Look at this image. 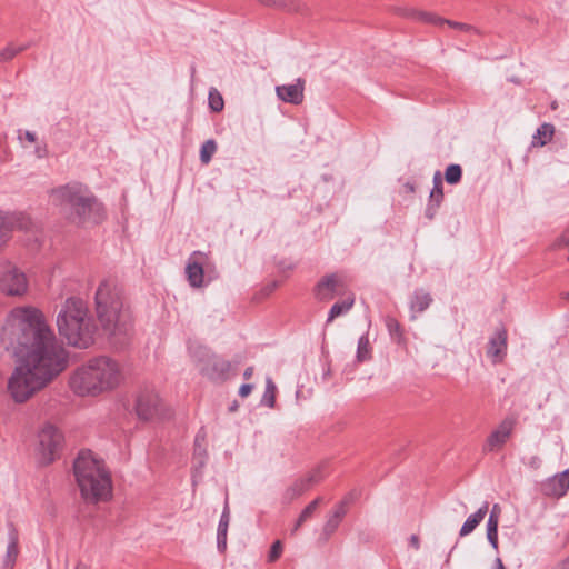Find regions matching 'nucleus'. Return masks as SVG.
Returning a JSON list of instances; mask_svg holds the SVG:
<instances>
[{
  "mask_svg": "<svg viewBox=\"0 0 569 569\" xmlns=\"http://www.w3.org/2000/svg\"><path fill=\"white\" fill-rule=\"evenodd\" d=\"M189 353L203 377L214 382H222L228 379L231 370V363L228 360L200 345L189 346Z\"/></svg>",
  "mask_w": 569,
  "mask_h": 569,
  "instance_id": "nucleus-7",
  "label": "nucleus"
},
{
  "mask_svg": "<svg viewBox=\"0 0 569 569\" xmlns=\"http://www.w3.org/2000/svg\"><path fill=\"white\" fill-rule=\"evenodd\" d=\"M561 298H562L563 300L569 301V291L563 292V293L561 295Z\"/></svg>",
  "mask_w": 569,
  "mask_h": 569,
  "instance_id": "nucleus-52",
  "label": "nucleus"
},
{
  "mask_svg": "<svg viewBox=\"0 0 569 569\" xmlns=\"http://www.w3.org/2000/svg\"><path fill=\"white\" fill-rule=\"evenodd\" d=\"M322 501V498L321 497H318L316 498L315 500H312L302 511L301 513L299 515L296 523H295V527L292 529V531H297L299 529V527L306 522L308 519H310L313 513L316 512L318 506L321 503Z\"/></svg>",
  "mask_w": 569,
  "mask_h": 569,
  "instance_id": "nucleus-26",
  "label": "nucleus"
},
{
  "mask_svg": "<svg viewBox=\"0 0 569 569\" xmlns=\"http://www.w3.org/2000/svg\"><path fill=\"white\" fill-rule=\"evenodd\" d=\"M39 455L43 463H51L59 456L62 448L63 436L58 428L47 423L38 433Z\"/></svg>",
  "mask_w": 569,
  "mask_h": 569,
  "instance_id": "nucleus-8",
  "label": "nucleus"
},
{
  "mask_svg": "<svg viewBox=\"0 0 569 569\" xmlns=\"http://www.w3.org/2000/svg\"><path fill=\"white\" fill-rule=\"evenodd\" d=\"M507 330L505 328H500V362H502L503 358L507 355Z\"/></svg>",
  "mask_w": 569,
  "mask_h": 569,
  "instance_id": "nucleus-40",
  "label": "nucleus"
},
{
  "mask_svg": "<svg viewBox=\"0 0 569 569\" xmlns=\"http://www.w3.org/2000/svg\"><path fill=\"white\" fill-rule=\"evenodd\" d=\"M310 489L305 477L296 479L282 493V503L289 505Z\"/></svg>",
  "mask_w": 569,
  "mask_h": 569,
  "instance_id": "nucleus-17",
  "label": "nucleus"
},
{
  "mask_svg": "<svg viewBox=\"0 0 569 569\" xmlns=\"http://www.w3.org/2000/svg\"><path fill=\"white\" fill-rule=\"evenodd\" d=\"M136 411L139 419L144 421L162 417L161 400L158 393L151 389L142 390L137 398Z\"/></svg>",
  "mask_w": 569,
  "mask_h": 569,
  "instance_id": "nucleus-10",
  "label": "nucleus"
},
{
  "mask_svg": "<svg viewBox=\"0 0 569 569\" xmlns=\"http://www.w3.org/2000/svg\"><path fill=\"white\" fill-rule=\"evenodd\" d=\"M73 473L81 497L88 502H98L111 497L112 481L102 460L91 450H81L74 462Z\"/></svg>",
  "mask_w": 569,
  "mask_h": 569,
  "instance_id": "nucleus-6",
  "label": "nucleus"
},
{
  "mask_svg": "<svg viewBox=\"0 0 569 569\" xmlns=\"http://www.w3.org/2000/svg\"><path fill=\"white\" fill-rule=\"evenodd\" d=\"M539 463H540V459H539V457H532V458H531V462H530V465H531L532 467H538V466H539Z\"/></svg>",
  "mask_w": 569,
  "mask_h": 569,
  "instance_id": "nucleus-51",
  "label": "nucleus"
},
{
  "mask_svg": "<svg viewBox=\"0 0 569 569\" xmlns=\"http://www.w3.org/2000/svg\"><path fill=\"white\" fill-rule=\"evenodd\" d=\"M569 491V468L552 477L547 478L540 483V492L553 499H560Z\"/></svg>",
  "mask_w": 569,
  "mask_h": 569,
  "instance_id": "nucleus-11",
  "label": "nucleus"
},
{
  "mask_svg": "<svg viewBox=\"0 0 569 569\" xmlns=\"http://www.w3.org/2000/svg\"><path fill=\"white\" fill-rule=\"evenodd\" d=\"M443 201V186H433L430 194L429 200L426 207L425 216L429 220H432L437 213L438 208Z\"/></svg>",
  "mask_w": 569,
  "mask_h": 569,
  "instance_id": "nucleus-18",
  "label": "nucleus"
},
{
  "mask_svg": "<svg viewBox=\"0 0 569 569\" xmlns=\"http://www.w3.org/2000/svg\"><path fill=\"white\" fill-rule=\"evenodd\" d=\"M500 569H506V567L502 565L501 561H500Z\"/></svg>",
  "mask_w": 569,
  "mask_h": 569,
  "instance_id": "nucleus-58",
  "label": "nucleus"
},
{
  "mask_svg": "<svg viewBox=\"0 0 569 569\" xmlns=\"http://www.w3.org/2000/svg\"><path fill=\"white\" fill-rule=\"evenodd\" d=\"M491 569H498V557L492 562Z\"/></svg>",
  "mask_w": 569,
  "mask_h": 569,
  "instance_id": "nucleus-53",
  "label": "nucleus"
},
{
  "mask_svg": "<svg viewBox=\"0 0 569 569\" xmlns=\"http://www.w3.org/2000/svg\"><path fill=\"white\" fill-rule=\"evenodd\" d=\"M355 303L353 295H349L346 299L336 302L329 310L327 322H331L339 316L347 313Z\"/></svg>",
  "mask_w": 569,
  "mask_h": 569,
  "instance_id": "nucleus-23",
  "label": "nucleus"
},
{
  "mask_svg": "<svg viewBox=\"0 0 569 569\" xmlns=\"http://www.w3.org/2000/svg\"><path fill=\"white\" fill-rule=\"evenodd\" d=\"M38 157H41L42 150L37 149Z\"/></svg>",
  "mask_w": 569,
  "mask_h": 569,
  "instance_id": "nucleus-57",
  "label": "nucleus"
},
{
  "mask_svg": "<svg viewBox=\"0 0 569 569\" xmlns=\"http://www.w3.org/2000/svg\"><path fill=\"white\" fill-rule=\"evenodd\" d=\"M370 358V342L367 335H362L358 340L357 359L362 362Z\"/></svg>",
  "mask_w": 569,
  "mask_h": 569,
  "instance_id": "nucleus-30",
  "label": "nucleus"
},
{
  "mask_svg": "<svg viewBox=\"0 0 569 569\" xmlns=\"http://www.w3.org/2000/svg\"><path fill=\"white\" fill-rule=\"evenodd\" d=\"M38 157H41L42 150L37 149Z\"/></svg>",
  "mask_w": 569,
  "mask_h": 569,
  "instance_id": "nucleus-56",
  "label": "nucleus"
},
{
  "mask_svg": "<svg viewBox=\"0 0 569 569\" xmlns=\"http://www.w3.org/2000/svg\"><path fill=\"white\" fill-rule=\"evenodd\" d=\"M97 318L108 336L127 335L132 326L131 313L123 306L122 291L112 280H103L94 295Z\"/></svg>",
  "mask_w": 569,
  "mask_h": 569,
  "instance_id": "nucleus-5",
  "label": "nucleus"
},
{
  "mask_svg": "<svg viewBox=\"0 0 569 569\" xmlns=\"http://www.w3.org/2000/svg\"><path fill=\"white\" fill-rule=\"evenodd\" d=\"M326 475H327V472H326V463H321L318 467H316L315 469H312L305 477V479L308 481V485L311 488L313 485L322 481L325 479Z\"/></svg>",
  "mask_w": 569,
  "mask_h": 569,
  "instance_id": "nucleus-33",
  "label": "nucleus"
},
{
  "mask_svg": "<svg viewBox=\"0 0 569 569\" xmlns=\"http://www.w3.org/2000/svg\"><path fill=\"white\" fill-rule=\"evenodd\" d=\"M462 178V169L459 164H449L445 171V179L449 184H457Z\"/></svg>",
  "mask_w": 569,
  "mask_h": 569,
  "instance_id": "nucleus-32",
  "label": "nucleus"
},
{
  "mask_svg": "<svg viewBox=\"0 0 569 569\" xmlns=\"http://www.w3.org/2000/svg\"><path fill=\"white\" fill-rule=\"evenodd\" d=\"M487 513V506L479 508L475 513L470 515L460 529V536L471 533L477 526L483 520Z\"/></svg>",
  "mask_w": 569,
  "mask_h": 569,
  "instance_id": "nucleus-22",
  "label": "nucleus"
},
{
  "mask_svg": "<svg viewBox=\"0 0 569 569\" xmlns=\"http://www.w3.org/2000/svg\"><path fill=\"white\" fill-rule=\"evenodd\" d=\"M568 261H569V254H568Z\"/></svg>",
  "mask_w": 569,
  "mask_h": 569,
  "instance_id": "nucleus-61",
  "label": "nucleus"
},
{
  "mask_svg": "<svg viewBox=\"0 0 569 569\" xmlns=\"http://www.w3.org/2000/svg\"><path fill=\"white\" fill-rule=\"evenodd\" d=\"M432 183H433V186H442V178H441V173L439 171H437L435 173Z\"/></svg>",
  "mask_w": 569,
  "mask_h": 569,
  "instance_id": "nucleus-48",
  "label": "nucleus"
},
{
  "mask_svg": "<svg viewBox=\"0 0 569 569\" xmlns=\"http://www.w3.org/2000/svg\"><path fill=\"white\" fill-rule=\"evenodd\" d=\"M305 83L306 81L302 78H298L296 83L277 86V97L286 103L298 106L302 103L305 98Z\"/></svg>",
  "mask_w": 569,
  "mask_h": 569,
  "instance_id": "nucleus-15",
  "label": "nucleus"
},
{
  "mask_svg": "<svg viewBox=\"0 0 569 569\" xmlns=\"http://www.w3.org/2000/svg\"><path fill=\"white\" fill-rule=\"evenodd\" d=\"M410 545H411L416 550H418V549L420 548V541H419L418 536L412 535V536L410 537Z\"/></svg>",
  "mask_w": 569,
  "mask_h": 569,
  "instance_id": "nucleus-47",
  "label": "nucleus"
},
{
  "mask_svg": "<svg viewBox=\"0 0 569 569\" xmlns=\"http://www.w3.org/2000/svg\"><path fill=\"white\" fill-rule=\"evenodd\" d=\"M253 389V385L252 383H243L240 388H239V396L244 398V397H248L251 391Z\"/></svg>",
  "mask_w": 569,
  "mask_h": 569,
  "instance_id": "nucleus-45",
  "label": "nucleus"
},
{
  "mask_svg": "<svg viewBox=\"0 0 569 569\" xmlns=\"http://www.w3.org/2000/svg\"><path fill=\"white\" fill-rule=\"evenodd\" d=\"M207 256L201 251H194L189 257L186 266V274L189 284L193 288H200L204 283L203 261Z\"/></svg>",
  "mask_w": 569,
  "mask_h": 569,
  "instance_id": "nucleus-14",
  "label": "nucleus"
},
{
  "mask_svg": "<svg viewBox=\"0 0 569 569\" xmlns=\"http://www.w3.org/2000/svg\"><path fill=\"white\" fill-rule=\"evenodd\" d=\"M487 446L489 450H493L498 446V429L491 431Z\"/></svg>",
  "mask_w": 569,
  "mask_h": 569,
  "instance_id": "nucleus-44",
  "label": "nucleus"
},
{
  "mask_svg": "<svg viewBox=\"0 0 569 569\" xmlns=\"http://www.w3.org/2000/svg\"><path fill=\"white\" fill-rule=\"evenodd\" d=\"M206 438L207 433L204 428H200L194 437V448H193V461L197 467L202 468L208 458L207 449H206Z\"/></svg>",
  "mask_w": 569,
  "mask_h": 569,
  "instance_id": "nucleus-16",
  "label": "nucleus"
},
{
  "mask_svg": "<svg viewBox=\"0 0 569 569\" xmlns=\"http://www.w3.org/2000/svg\"><path fill=\"white\" fill-rule=\"evenodd\" d=\"M345 289L342 279L336 273L327 274L315 287V297L319 301H329Z\"/></svg>",
  "mask_w": 569,
  "mask_h": 569,
  "instance_id": "nucleus-12",
  "label": "nucleus"
},
{
  "mask_svg": "<svg viewBox=\"0 0 569 569\" xmlns=\"http://www.w3.org/2000/svg\"><path fill=\"white\" fill-rule=\"evenodd\" d=\"M217 150V143L214 140L209 139L202 146L200 150V160L202 163L207 164L210 162L213 153Z\"/></svg>",
  "mask_w": 569,
  "mask_h": 569,
  "instance_id": "nucleus-34",
  "label": "nucleus"
},
{
  "mask_svg": "<svg viewBox=\"0 0 569 569\" xmlns=\"http://www.w3.org/2000/svg\"><path fill=\"white\" fill-rule=\"evenodd\" d=\"M123 378L122 368L118 361L100 356L77 369L70 379V386L79 396H97L117 388Z\"/></svg>",
  "mask_w": 569,
  "mask_h": 569,
  "instance_id": "nucleus-3",
  "label": "nucleus"
},
{
  "mask_svg": "<svg viewBox=\"0 0 569 569\" xmlns=\"http://www.w3.org/2000/svg\"><path fill=\"white\" fill-rule=\"evenodd\" d=\"M357 499V493L351 491L347 493L338 506H343V510L348 511V507Z\"/></svg>",
  "mask_w": 569,
  "mask_h": 569,
  "instance_id": "nucleus-41",
  "label": "nucleus"
},
{
  "mask_svg": "<svg viewBox=\"0 0 569 569\" xmlns=\"http://www.w3.org/2000/svg\"><path fill=\"white\" fill-rule=\"evenodd\" d=\"M252 375H253V367H248V368H246V370L243 372V378L248 380L251 378Z\"/></svg>",
  "mask_w": 569,
  "mask_h": 569,
  "instance_id": "nucleus-50",
  "label": "nucleus"
},
{
  "mask_svg": "<svg viewBox=\"0 0 569 569\" xmlns=\"http://www.w3.org/2000/svg\"><path fill=\"white\" fill-rule=\"evenodd\" d=\"M347 511L343 510V506H336L333 511L329 515L325 526L323 535L327 537L331 536L339 527L341 520L346 516Z\"/></svg>",
  "mask_w": 569,
  "mask_h": 569,
  "instance_id": "nucleus-21",
  "label": "nucleus"
},
{
  "mask_svg": "<svg viewBox=\"0 0 569 569\" xmlns=\"http://www.w3.org/2000/svg\"><path fill=\"white\" fill-rule=\"evenodd\" d=\"M282 550H283V547H282L281 541L280 540L274 541L270 548V551L268 555V561L274 562L276 560H278L282 553Z\"/></svg>",
  "mask_w": 569,
  "mask_h": 569,
  "instance_id": "nucleus-38",
  "label": "nucleus"
},
{
  "mask_svg": "<svg viewBox=\"0 0 569 569\" xmlns=\"http://www.w3.org/2000/svg\"><path fill=\"white\" fill-rule=\"evenodd\" d=\"M402 14L405 17L411 18L413 20H417V21H420L423 23H429V24H435V26L447 24L451 28L459 29L465 32H469L473 29V27L470 24L448 20V19L441 18L431 12L418 11L415 9H406V10H403Z\"/></svg>",
  "mask_w": 569,
  "mask_h": 569,
  "instance_id": "nucleus-13",
  "label": "nucleus"
},
{
  "mask_svg": "<svg viewBox=\"0 0 569 569\" xmlns=\"http://www.w3.org/2000/svg\"><path fill=\"white\" fill-rule=\"evenodd\" d=\"M237 407H238V405L234 402L229 409H230V411H234V410H237Z\"/></svg>",
  "mask_w": 569,
  "mask_h": 569,
  "instance_id": "nucleus-55",
  "label": "nucleus"
},
{
  "mask_svg": "<svg viewBox=\"0 0 569 569\" xmlns=\"http://www.w3.org/2000/svg\"><path fill=\"white\" fill-rule=\"evenodd\" d=\"M386 327L391 336H401L400 323L392 317L386 318Z\"/></svg>",
  "mask_w": 569,
  "mask_h": 569,
  "instance_id": "nucleus-39",
  "label": "nucleus"
},
{
  "mask_svg": "<svg viewBox=\"0 0 569 569\" xmlns=\"http://www.w3.org/2000/svg\"><path fill=\"white\" fill-rule=\"evenodd\" d=\"M487 538L493 549H498V503L492 506L487 522Z\"/></svg>",
  "mask_w": 569,
  "mask_h": 569,
  "instance_id": "nucleus-20",
  "label": "nucleus"
},
{
  "mask_svg": "<svg viewBox=\"0 0 569 569\" xmlns=\"http://www.w3.org/2000/svg\"><path fill=\"white\" fill-rule=\"evenodd\" d=\"M4 336L18 358L8 390L16 402L22 403L67 368L68 355L43 312L32 306L10 311Z\"/></svg>",
  "mask_w": 569,
  "mask_h": 569,
  "instance_id": "nucleus-1",
  "label": "nucleus"
},
{
  "mask_svg": "<svg viewBox=\"0 0 569 569\" xmlns=\"http://www.w3.org/2000/svg\"><path fill=\"white\" fill-rule=\"evenodd\" d=\"M228 528L227 525H219L217 529V548L219 552L223 553L227 549V536H228Z\"/></svg>",
  "mask_w": 569,
  "mask_h": 569,
  "instance_id": "nucleus-36",
  "label": "nucleus"
},
{
  "mask_svg": "<svg viewBox=\"0 0 569 569\" xmlns=\"http://www.w3.org/2000/svg\"><path fill=\"white\" fill-rule=\"evenodd\" d=\"M516 423L517 419L515 417H507L500 422V446L507 441Z\"/></svg>",
  "mask_w": 569,
  "mask_h": 569,
  "instance_id": "nucleus-31",
  "label": "nucleus"
},
{
  "mask_svg": "<svg viewBox=\"0 0 569 569\" xmlns=\"http://www.w3.org/2000/svg\"><path fill=\"white\" fill-rule=\"evenodd\" d=\"M566 246H569V238L566 234H561L552 243V249H560Z\"/></svg>",
  "mask_w": 569,
  "mask_h": 569,
  "instance_id": "nucleus-43",
  "label": "nucleus"
},
{
  "mask_svg": "<svg viewBox=\"0 0 569 569\" xmlns=\"http://www.w3.org/2000/svg\"><path fill=\"white\" fill-rule=\"evenodd\" d=\"M208 100L210 109L214 112H220L224 107L222 96L214 88L210 89Z\"/></svg>",
  "mask_w": 569,
  "mask_h": 569,
  "instance_id": "nucleus-35",
  "label": "nucleus"
},
{
  "mask_svg": "<svg viewBox=\"0 0 569 569\" xmlns=\"http://www.w3.org/2000/svg\"><path fill=\"white\" fill-rule=\"evenodd\" d=\"M552 569H569V556L559 561Z\"/></svg>",
  "mask_w": 569,
  "mask_h": 569,
  "instance_id": "nucleus-46",
  "label": "nucleus"
},
{
  "mask_svg": "<svg viewBox=\"0 0 569 569\" xmlns=\"http://www.w3.org/2000/svg\"><path fill=\"white\" fill-rule=\"evenodd\" d=\"M555 126L548 122L542 123L532 136V147H543L552 140Z\"/></svg>",
  "mask_w": 569,
  "mask_h": 569,
  "instance_id": "nucleus-19",
  "label": "nucleus"
},
{
  "mask_svg": "<svg viewBox=\"0 0 569 569\" xmlns=\"http://www.w3.org/2000/svg\"><path fill=\"white\" fill-rule=\"evenodd\" d=\"M277 387L271 378H267L266 388L261 399V402L269 408H273L276 403Z\"/></svg>",
  "mask_w": 569,
  "mask_h": 569,
  "instance_id": "nucleus-28",
  "label": "nucleus"
},
{
  "mask_svg": "<svg viewBox=\"0 0 569 569\" xmlns=\"http://www.w3.org/2000/svg\"><path fill=\"white\" fill-rule=\"evenodd\" d=\"M263 6L298 12L301 10V3L297 0H257Z\"/></svg>",
  "mask_w": 569,
  "mask_h": 569,
  "instance_id": "nucleus-25",
  "label": "nucleus"
},
{
  "mask_svg": "<svg viewBox=\"0 0 569 569\" xmlns=\"http://www.w3.org/2000/svg\"><path fill=\"white\" fill-rule=\"evenodd\" d=\"M29 48V44L14 46L9 43L4 49L0 51V62H8L12 60L17 54L22 51H26Z\"/></svg>",
  "mask_w": 569,
  "mask_h": 569,
  "instance_id": "nucleus-27",
  "label": "nucleus"
},
{
  "mask_svg": "<svg viewBox=\"0 0 569 569\" xmlns=\"http://www.w3.org/2000/svg\"><path fill=\"white\" fill-rule=\"evenodd\" d=\"M229 522H230V509H229L228 500H226L222 513L220 516L219 525L229 526Z\"/></svg>",
  "mask_w": 569,
  "mask_h": 569,
  "instance_id": "nucleus-42",
  "label": "nucleus"
},
{
  "mask_svg": "<svg viewBox=\"0 0 569 569\" xmlns=\"http://www.w3.org/2000/svg\"><path fill=\"white\" fill-rule=\"evenodd\" d=\"M17 556H18L17 539L14 536H11V540L7 547V553H6V559H4V569H13V565H14Z\"/></svg>",
  "mask_w": 569,
  "mask_h": 569,
  "instance_id": "nucleus-29",
  "label": "nucleus"
},
{
  "mask_svg": "<svg viewBox=\"0 0 569 569\" xmlns=\"http://www.w3.org/2000/svg\"><path fill=\"white\" fill-rule=\"evenodd\" d=\"M0 289L7 296H23L28 290L27 276L17 267L8 266L1 274Z\"/></svg>",
  "mask_w": 569,
  "mask_h": 569,
  "instance_id": "nucleus-9",
  "label": "nucleus"
},
{
  "mask_svg": "<svg viewBox=\"0 0 569 569\" xmlns=\"http://www.w3.org/2000/svg\"><path fill=\"white\" fill-rule=\"evenodd\" d=\"M61 337L76 348L87 349L94 342L98 330L86 301L78 297L68 298L57 316Z\"/></svg>",
  "mask_w": 569,
  "mask_h": 569,
  "instance_id": "nucleus-4",
  "label": "nucleus"
},
{
  "mask_svg": "<svg viewBox=\"0 0 569 569\" xmlns=\"http://www.w3.org/2000/svg\"><path fill=\"white\" fill-rule=\"evenodd\" d=\"M431 302L432 298L430 293L423 291L422 289H418L413 293L410 307L412 311L423 312L426 309L429 308Z\"/></svg>",
  "mask_w": 569,
  "mask_h": 569,
  "instance_id": "nucleus-24",
  "label": "nucleus"
},
{
  "mask_svg": "<svg viewBox=\"0 0 569 569\" xmlns=\"http://www.w3.org/2000/svg\"><path fill=\"white\" fill-rule=\"evenodd\" d=\"M74 569H88L87 566L78 563Z\"/></svg>",
  "mask_w": 569,
  "mask_h": 569,
  "instance_id": "nucleus-54",
  "label": "nucleus"
},
{
  "mask_svg": "<svg viewBox=\"0 0 569 569\" xmlns=\"http://www.w3.org/2000/svg\"><path fill=\"white\" fill-rule=\"evenodd\" d=\"M408 189H410L411 191H413V186H408Z\"/></svg>",
  "mask_w": 569,
  "mask_h": 569,
  "instance_id": "nucleus-60",
  "label": "nucleus"
},
{
  "mask_svg": "<svg viewBox=\"0 0 569 569\" xmlns=\"http://www.w3.org/2000/svg\"><path fill=\"white\" fill-rule=\"evenodd\" d=\"M408 189H410L411 191H413V186H408Z\"/></svg>",
  "mask_w": 569,
  "mask_h": 569,
  "instance_id": "nucleus-59",
  "label": "nucleus"
},
{
  "mask_svg": "<svg viewBox=\"0 0 569 569\" xmlns=\"http://www.w3.org/2000/svg\"><path fill=\"white\" fill-rule=\"evenodd\" d=\"M487 356H488V358H490V360L493 365H496L498 362V337L497 336H493L490 338Z\"/></svg>",
  "mask_w": 569,
  "mask_h": 569,
  "instance_id": "nucleus-37",
  "label": "nucleus"
},
{
  "mask_svg": "<svg viewBox=\"0 0 569 569\" xmlns=\"http://www.w3.org/2000/svg\"><path fill=\"white\" fill-rule=\"evenodd\" d=\"M50 198L52 203L77 224H98L106 217L103 204L80 182H70L52 189Z\"/></svg>",
  "mask_w": 569,
  "mask_h": 569,
  "instance_id": "nucleus-2",
  "label": "nucleus"
},
{
  "mask_svg": "<svg viewBox=\"0 0 569 569\" xmlns=\"http://www.w3.org/2000/svg\"><path fill=\"white\" fill-rule=\"evenodd\" d=\"M24 138L29 141V142H34L37 140V137H36V133L31 132V131H26L24 132Z\"/></svg>",
  "mask_w": 569,
  "mask_h": 569,
  "instance_id": "nucleus-49",
  "label": "nucleus"
}]
</instances>
